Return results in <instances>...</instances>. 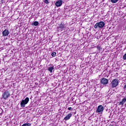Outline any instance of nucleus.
<instances>
[{"label":"nucleus","mask_w":126,"mask_h":126,"mask_svg":"<svg viewBox=\"0 0 126 126\" xmlns=\"http://www.w3.org/2000/svg\"><path fill=\"white\" fill-rule=\"evenodd\" d=\"M105 27V23L103 21H100L99 22L96 23L94 26V28L95 29H99V30H101L102 28H104Z\"/></svg>","instance_id":"1"},{"label":"nucleus","mask_w":126,"mask_h":126,"mask_svg":"<svg viewBox=\"0 0 126 126\" xmlns=\"http://www.w3.org/2000/svg\"><path fill=\"white\" fill-rule=\"evenodd\" d=\"M119 85V80L117 79H114L112 80L111 83V88H115Z\"/></svg>","instance_id":"2"},{"label":"nucleus","mask_w":126,"mask_h":126,"mask_svg":"<svg viewBox=\"0 0 126 126\" xmlns=\"http://www.w3.org/2000/svg\"><path fill=\"white\" fill-rule=\"evenodd\" d=\"M28 102H29V97H26L25 99L22 100V101L20 103L21 107L24 108L25 105H27V104H28Z\"/></svg>","instance_id":"3"},{"label":"nucleus","mask_w":126,"mask_h":126,"mask_svg":"<svg viewBox=\"0 0 126 126\" xmlns=\"http://www.w3.org/2000/svg\"><path fill=\"white\" fill-rule=\"evenodd\" d=\"M10 94L9 93V92L8 91H5L2 93V97L4 100H6L8 97H10Z\"/></svg>","instance_id":"4"},{"label":"nucleus","mask_w":126,"mask_h":126,"mask_svg":"<svg viewBox=\"0 0 126 126\" xmlns=\"http://www.w3.org/2000/svg\"><path fill=\"white\" fill-rule=\"evenodd\" d=\"M109 83V80L106 78H103L100 80V83L103 85H107Z\"/></svg>","instance_id":"5"},{"label":"nucleus","mask_w":126,"mask_h":126,"mask_svg":"<svg viewBox=\"0 0 126 126\" xmlns=\"http://www.w3.org/2000/svg\"><path fill=\"white\" fill-rule=\"evenodd\" d=\"M2 34L3 37H6V36H8V35H9V31L7 29H5L2 32Z\"/></svg>","instance_id":"6"},{"label":"nucleus","mask_w":126,"mask_h":126,"mask_svg":"<svg viewBox=\"0 0 126 126\" xmlns=\"http://www.w3.org/2000/svg\"><path fill=\"white\" fill-rule=\"evenodd\" d=\"M104 111V107L102 105H99L96 110V113H102Z\"/></svg>","instance_id":"7"},{"label":"nucleus","mask_w":126,"mask_h":126,"mask_svg":"<svg viewBox=\"0 0 126 126\" xmlns=\"http://www.w3.org/2000/svg\"><path fill=\"white\" fill-rule=\"evenodd\" d=\"M62 4H63V0H59L55 3V5L57 6V7H60V6H62Z\"/></svg>","instance_id":"8"},{"label":"nucleus","mask_w":126,"mask_h":126,"mask_svg":"<svg viewBox=\"0 0 126 126\" xmlns=\"http://www.w3.org/2000/svg\"><path fill=\"white\" fill-rule=\"evenodd\" d=\"M64 27H65V25L63 24H61L59 27L58 28V29L59 30H61L63 31V28H64Z\"/></svg>","instance_id":"9"},{"label":"nucleus","mask_w":126,"mask_h":126,"mask_svg":"<svg viewBox=\"0 0 126 126\" xmlns=\"http://www.w3.org/2000/svg\"><path fill=\"white\" fill-rule=\"evenodd\" d=\"M125 102H126V97H125L121 101H120V102H119V106H121V105H122L123 106V105H124V104H125Z\"/></svg>","instance_id":"10"},{"label":"nucleus","mask_w":126,"mask_h":126,"mask_svg":"<svg viewBox=\"0 0 126 126\" xmlns=\"http://www.w3.org/2000/svg\"><path fill=\"white\" fill-rule=\"evenodd\" d=\"M71 116H72V114H71V113L69 114L64 118V120H65V121H67V120H69Z\"/></svg>","instance_id":"11"},{"label":"nucleus","mask_w":126,"mask_h":126,"mask_svg":"<svg viewBox=\"0 0 126 126\" xmlns=\"http://www.w3.org/2000/svg\"><path fill=\"white\" fill-rule=\"evenodd\" d=\"M53 69H54V66H52V67H49L48 68V71H50V72L51 73L53 72Z\"/></svg>","instance_id":"12"},{"label":"nucleus","mask_w":126,"mask_h":126,"mask_svg":"<svg viewBox=\"0 0 126 126\" xmlns=\"http://www.w3.org/2000/svg\"><path fill=\"white\" fill-rule=\"evenodd\" d=\"M32 25H34V26H38V25H39V22L35 21L33 24H32Z\"/></svg>","instance_id":"13"},{"label":"nucleus","mask_w":126,"mask_h":126,"mask_svg":"<svg viewBox=\"0 0 126 126\" xmlns=\"http://www.w3.org/2000/svg\"><path fill=\"white\" fill-rule=\"evenodd\" d=\"M22 126H31V124L25 123V124H23Z\"/></svg>","instance_id":"14"},{"label":"nucleus","mask_w":126,"mask_h":126,"mask_svg":"<svg viewBox=\"0 0 126 126\" xmlns=\"http://www.w3.org/2000/svg\"><path fill=\"white\" fill-rule=\"evenodd\" d=\"M51 56L52 57H56V56H57V53L56 52H53L52 54H51Z\"/></svg>","instance_id":"15"},{"label":"nucleus","mask_w":126,"mask_h":126,"mask_svg":"<svg viewBox=\"0 0 126 126\" xmlns=\"http://www.w3.org/2000/svg\"><path fill=\"white\" fill-rule=\"evenodd\" d=\"M111 1L112 3H116V2H118V0H111Z\"/></svg>","instance_id":"16"},{"label":"nucleus","mask_w":126,"mask_h":126,"mask_svg":"<svg viewBox=\"0 0 126 126\" xmlns=\"http://www.w3.org/2000/svg\"><path fill=\"white\" fill-rule=\"evenodd\" d=\"M45 3H46L47 4H48V3H50V2H49V0H45L44 1Z\"/></svg>","instance_id":"17"},{"label":"nucleus","mask_w":126,"mask_h":126,"mask_svg":"<svg viewBox=\"0 0 126 126\" xmlns=\"http://www.w3.org/2000/svg\"><path fill=\"white\" fill-rule=\"evenodd\" d=\"M123 60H126V53L123 56Z\"/></svg>","instance_id":"18"},{"label":"nucleus","mask_w":126,"mask_h":126,"mask_svg":"<svg viewBox=\"0 0 126 126\" xmlns=\"http://www.w3.org/2000/svg\"><path fill=\"white\" fill-rule=\"evenodd\" d=\"M68 110H69V111H72V108H71V107H68Z\"/></svg>","instance_id":"19"},{"label":"nucleus","mask_w":126,"mask_h":126,"mask_svg":"<svg viewBox=\"0 0 126 126\" xmlns=\"http://www.w3.org/2000/svg\"><path fill=\"white\" fill-rule=\"evenodd\" d=\"M97 50H99L100 51V50H101V47H100V46H97Z\"/></svg>","instance_id":"20"}]
</instances>
